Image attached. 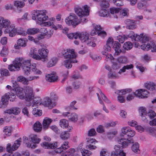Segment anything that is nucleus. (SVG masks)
Here are the masks:
<instances>
[{
	"label": "nucleus",
	"mask_w": 156,
	"mask_h": 156,
	"mask_svg": "<svg viewBox=\"0 0 156 156\" xmlns=\"http://www.w3.org/2000/svg\"><path fill=\"white\" fill-rule=\"evenodd\" d=\"M21 139L20 138L15 141L14 144L11 147L10 144H8L6 146V150L9 153L11 152L12 151L16 150L20 145Z\"/></svg>",
	"instance_id": "9b49d317"
},
{
	"label": "nucleus",
	"mask_w": 156,
	"mask_h": 156,
	"mask_svg": "<svg viewBox=\"0 0 156 156\" xmlns=\"http://www.w3.org/2000/svg\"><path fill=\"white\" fill-rule=\"evenodd\" d=\"M59 125L62 128H66L69 125L68 122L66 119H62L59 122Z\"/></svg>",
	"instance_id": "37998d69"
},
{
	"label": "nucleus",
	"mask_w": 156,
	"mask_h": 156,
	"mask_svg": "<svg viewBox=\"0 0 156 156\" xmlns=\"http://www.w3.org/2000/svg\"><path fill=\"white\" fill-rule=\"evenodd\" d=\"M22 61L21 62V63H22V67L25 66V67H30L31 66V63L30 60H23L22 58Z\"/></svg>",
	"instance_id": "603ef678"
},
{
	"label": "nucleus",
	"mask_w": 156,
	"mask_h": 156,
	"mask_svg": "<svg viewBox=\"0 0 156 156\" xmlns=\"http://www.w3.org/2000/svg\"><path fill=\"white\" fill-rule=\"evenodd\" d=\"M81 17L80 20H78V17L76 15L73 13L70 14L69 16L65 19V21L66 24L69 26H72L75 27L81 22H86V19L84 16Z\"/></svg>",
	"instance_id": "f03ea898"
},
{
	"label": "nucleus",
	"mask_w": 156,
	"mask_h": 156,
	"mask_svg": "<svg viewBox=\"0 0 156 156\" xmlns=\"http://www.w3.org/2000/svg\"><path fill=\"white\" fill-rule=\"evenodd\" d=\"M42 126L41 124L38 121L35 122L34 125V129L36 132H39L41 130Z\"/></svg>",
	"instance_id": "49530a36"
},
{
	"label": "nucleus",
	"mask_w": 156,
	"mask_h": 156,
	"mask_svg": "<svg viewBox=\"0 0 156 156\" xmlns=\"http://www.w3.org/2000/svg\"><path fill=\"white\" fill-rule=\"evenodd\" d=\"M4 32L5 33H9V36L10 37H13L16 34V28H15L14 24H11L9 28H7L5 30Z\"/></svg>",
	"instance_id": "a211bd4d"
},
{
	"label": "nucleus",
	"mask_w": 156,
	"mask_h": 156,
	"mask_svg": "<svg viewBox=\"0 0 156 156\" xmlns=\"http://www.w3.org/2000/svg\"><path fill=\"white\" fill-rule=\"evenodd\" d=\"M127 35V38L128 37H129L133 41H137V37H138V36L136 34H135L133 31H131L128 35Z\"/></svg>",
	"instance_id": "4d7b16f0"
},
{
	"label": "nucleus",
	"mask_w": 156,
	"mask_h": 156,
	"mask_svg": "<svg viewBox=\"0 0 156 156\" xmlns=\"http://www.w3.org/2000/svg\"><path fill=\"white\" fill-rule=\"evenodd\" d=\"M32 113L35 116H39L42 114V111L38 109L37 108H34L33 109Z\"/></svg>",
	"instance_id": "bf43d9fd"
},
{
	"label": "nucleus",
	"mask_w": 156,
	"mask_h": 156,
	"mask_svg": "<svg viewBox=\"0 0 156 156\" xmlns=\"http://www.w3.org/2000/svg\"><path fill=\"white\" fill-rule=\"evenodd\" d=\"M16 80L17 81L21 82L25 85H27L28 84V80L22 76H19L17 78Z\"/></svg>",
	"instance_id": "c03bdc74"
},
{
	"label": "nucleus",
	"mask_w": 156,
	"mask_h": 156,
	"mask_svg": "<svg viewBox=\"0 0 156 156\" xmlns=\"http://www.w3.org/2000/svg\"><path fill=\"white\" fill-rule=\"evenodd\" d=\"M15 90L16 95L20 99H23L25 98V94H24L23 88L20 87H16Z\"/></svg>",
	"instance_id": "4be33fe9"
},
{
	"label": "nucleus",
	"mask_w": 156,
	"mask_h": 156,
	"mask_svg": "<svg viewBox=\"0 0 156 156\" xmlns=\"http://www.w3.org/2000/svg\"><path fill=\"white\" fill-rule=\"evenodd\" d=\"M28 40L26 38H20L17 41V45H14V48L16 49H19L20 47H24L27 46V43Z\"/></svg>",
	"instance_id": "aec40b11"
},
{
	"label": "nucleus",
	"mask_w": 156,
	"mask_h": 156,
	"mask_svg": "<svg viewBox=\"0 0 156 156\" xmlns=\"http://www.w3.org/2000/svg\"><path fill=\"white\" fill-rule=\"evenodd\" d=\"M38 52L40 55L39 56L40 57L41 59H42V61L43 62L48 61L47 57L48 51L45 46L39 49L38 50Z\"/></svg>",
	"instance_id": "9d476101"
},
{
	"label": "nucleus",
	"mask_w": 156,
	"mask_h": 156,
	"mask_svg": "<svg viewBox=\"0 0 156 156\" xmlns=\"http://www.w3.org/2000/svg\"><path fill=\"white\" fill-rule=\"evenodd\" d=\"M3 132L5 133V134L9 136L11 135V130L10 128L7 126H5L4 127Z\"/></svg>",
	"instance_id": "69168bd1"
},
{
	"label": "nucleus",
	"mask_w": 156,
	"mask_h": 156,
	"mask_svg": "<svg viewBox=\"0 0 156 156\" xmlns=\"http://www.w3.org/2000/svg\"><path fill=\"white\" fill-rule=\"evenodd\" d=\"M14 5L17 8H22L25 5L24 2L19 1H16L14 2Z\"/></svg>",
	"instance_id": "680f3d73"
},
{
	"label": "nucleus",
	"mask_w": 156,
	"mask_h": 156,
	"mask_svg": "<svg viewBox=\"0 0 156 156\" xmlns=\"http://www.w3.org/2000/svg\"><path fill=\"white\" fill-rule=\"evenodd\" d=\"M137 41H139L140 43H144L146 41L149 40L148 37L145 35H143V34H141L140 35L137 37Z\"/></svg>",
	"instance_id": "e433bc0d"
},
{
	"label": "nucleus",
	"mask_w": 156,
	"mask_h": 156,
	"mask_svg": "<svg viewBox=\"0 0 156 156\" xmlns=\"http://www.w3.org/2000/svg\"><path fill=\"white\" fill-rule=\"evenodd\" d=\"M145 87L148 90L151 91L155 90L156 91V83L152 82H149L145 84Z\"/></svg>",
	"instance_id": "473e14b6"
},
{
	"label": "nucleus",
	"mask_w": 156,
	"mask_h": 156,
	"mask_svg": "<svg viewBox=\"0 0 156 156\" xmlns=\"http://www.w3.org/2000/svg\"><path fill=\"white\" fill-rule=\"evenodd\" d=\"M148 92L144 89H140L136 90L134 94L139 98H147Z\"/></svg>",
	"instance_id": "f8f14e48"
},
{
	"label": "nucleus",
	"mask_w": 156,
	"mask_h": 156,
	"mask_svg": "<svg viewBox=\"0 0 156 156\" xmlns=\"http://www.w3.org/2000/svg\"><path fill=\"white\" fill-rule=\"evenodd\" d=\"M118 143L122 145L123 148H126L129 146L131 143H133V141L132 140H129L126 139H121L118 140Z\"/></svg>",
	"instance_id": "6ab92c4d"
},
{
	"label": "nucleus",
	"mask_w": 156,
	"mask_h": 156,
	"mask_svg": "<svg viewBox=\"0 0 156 156\" xmlns=\"http://www.w3.org/2000/svg\"><path fill=\"white\" fill-rule=\"evenodd\" d=\"M77 62V61L76 60H70L66 59L62 62V65L66 68L69 69L71 68L72 66V63H75Z\"/></svg>",
	"instance_id": "393cba45"
},
{
	"label": "nucleus",
	"mask_w": 156,
	"mask_h": 156,
	"mask_svg": "<svg viewBox=\"0 0 156 156\" xmlns=\"http://www.w3.org/2000/svg\"><path fill=\"white\" fill-rule=\"evenodd\" d=\"M4 97L8 99L10 101H15L16 99L15 95L11 92H8L6 93L4 95Z\"/></svg>",
	"instance_id": "f704fd0d"
},
{
	"label": "nucleus",
	"mask_w": 156,
	"mask_h": 156,
	"mask_svg": "<svg viewBox=\"0 0 156 156\" xmlns=\"http://www.w3.org/2000/svg\"><path fill=\"white\" fill-rule=\"evenodd\" d=\"M83 8L84 11L78 6L75 7V12L79 16H85L89 15V10L88 7L87 5H85L84 6Z\"/></svg>",
	"instance_id": "0eeeda50"
},
{
	"label": "nucleus",
	"mask_w": 156,
	"mask_h": 156,
	"mask_svg": "<svg viewBox=\"0 0 156 156\" xmlns=\"http://www.w3.org/2000/svg\"><path fill=\"white\" fill-rule=\"evenodd\" d=\"M123 148L122 146H121L119 145H115L114 147V149L115 152L117 153H118L120 156H126V153L124 152L123 149Z\"/></svg>",
	"instance_id": "bb28decb"
},
{
	"label": "nucleus",
	"mask_w": 156,
	"mask_h": 156,
	"mask_svg": "<svg viewBox=\"0 0 156 156\" xmlns=\"http://www.w3.org/2000/svg\"><path fill=\"white\" fill-rule=\"evenodd\" d=\"M119 95L118 96V100L121 103L125 102V99L122 96L120 95H124L132 91L131 89H126L121 90H118Z\"/></svg>",
	"instance_id": "ddd939ff"
},
{
	"label": "nucleus",
	"mask_w": 156,
	"mask_h": 156,
	"mask_svg": "<svg viewBox=\"0 0 156 156\" xmlns=\"http://www.w3.org/2000/svg\"><path fill=\"white\" fill-rule=\"evenodd\" d=\"M11 22L9 20L5 19L4 18L0 16V27L9 28L11 25Z\"/></svg>",
	"instance_id": "f3484780"
},
{
	"label": "nucleus",
	"mask_w": 156,
	"mask_h": 156,
	"mask_svg": "<svg viewBox=\"0 0 156 156\" xmlns=\"http://www.w3.org/2000/svg\"><path fill=\"white\" fill-rule=\"evenodd\" d=\"M29 55L33 58L39 60H41L40 56L37 54V50L36 48H31Z\"/></svg>",
	"instance_id": "cd10ccee"
},
{
	"label": "nucleus",
	"mask_w": 156,
	"mask_h": 156,
	"mask_svg": "<svg viewBox=\"0 0 156 156\" xmlns=\"http://www.w3.org/2000/svg\"><path fill=\"white\" fill-rule=\"evenodd\" d=\"M52 121L51 119L47 117L45 118L43 122V128L44 129H47Z\"/></svg>",
	"instance_id": "72a5a7b5"
},
{
	"label": "nucleus",
	"mask_w": 156,
	"mask_h": 156,
	"mask_svg": "<svg viewBox=\"0 0 156 156\" xmlns=\"http://www.w3.org/2000/svg\"><path fill=\"white\" fill-rule=\"evenodd\" d=\"M26 92L25 98L27 101H30L33 100L34 98V94L33 93L32 87L28 86L25 88Z\"/></svg>",
	"instance_id": "1a4fd4ad"
},
{
	"label": "nucleus",
	"mask_w": 156,
	"mask_h": 156,
	"mask_svg": "<svg viewBox=\"0 0 156 156\" xmlns=\"http://www.w3.org/2000/svg\"><path fill=\"white\" fill-rule=\"evenodd\" d=\"M139 112L142 120L145 122H148L149 119H153L156 116L155 112L152 110H150L147 114L146 108L144 107H140Z\"/></svg>",
	"instance_id": "7ed1b4c3"
},
{
	"label": "nucleus",
	"mask_w": 156,
	"mask_h": 156,
	"mask_svg": "<svg viewBox=\"0 0 156 156\" xmlns=\"http://www.w3.org/2000/svg\"><path fill=\"white\" fill-rule=\"evenodd\" d=\"M125 23L126 24V28L129 30H133L136 27V26L134 20H131L127 19L125 20Z\"/></svg>",
	"instance_id": "412c9836"
},
{
	"label": "nucleus",
	"mask_w": 156,
	"mask_h": 156,
	"mask_svg": "<svg viewBox=\"0 0 156 156\" xmlns=\"http://www.w3.org/2000/svg\"><path fill=\"white\" fill-rule=\"evenodd\" d=\"M99 16L103 17H109L110 13L109 11L106 9H101L98 12Z\"/></svg>",
	"instance_id": "c9c22d12"
},
{
	"label": "nucleus",
	"mask_w": 156,
	"mask_h": 156,
	"mask_svg": "<svg viewBox=\"0 0 156 156\" xmlns=\"http://www.w3.org/2000/svg\"><path fill=\"white\" fill-rule=\"evenodd\" d=\"M132 145L131 149L133 151L134 153H140V151L139 149V144L137 142L133 143Z\"/></svg>",
	"instance_id": "79ce46f5"
},
{
	"label": "nucleus",
	"mask_w": 156,
	"mask_h": 156,
	"mask_svg": "<svg viewBox=\"0 0 156 156\" xmlns=\"http://www.w3.org/2000/svg\"><path fill=\"white\" fill-rule=\"evenodd\" d=\"M58 61V58L56 57H53L48 62L47 66L50 67L54 66Z\"/></svg>",
	"instance_id": "ea45409f"
},
{
	"label": "nucleus",
	"mask_w": 156,
	"mask_h": 156,
	"mask_svg": "<svg viewBox=\"0 0 156 156\" xmlns=\"http://www.w3.org/2000/svg\"><path fill=\"white\" fill-rule=\"evenodd\" d=\"M22 59L16 58L12 62V64L8 66V69L11 71H18L20 69Z\"/></svg>",
	"instance_id": "39448f33"
},
{
	"label": "nucleus",
	"mask_w": 156,
	"mask_h": 156,
	"mask_svg": "<svg viewBox=\"0 0 156 156\" xmlns=\"http://www.w3.org/2000/svg\"><path fill=\"white\" fill-rule=\"evenodd\" d=\"M40 29L37 28H29L27 31V33L29 34L34 35L38 33Z\"/></svg>",
	"instance_id": "a19ab883"
},
{
	"label": "nucleus",
	"mask_w": 156,
	"mask_h": 156,
	"mask_svg": "<svg viewBox=\"0 0 156 156\" xmlns=\"http://www.w3.org/2000/svg\"><path fill=\"white\" fill-rule=\"evenodd\" d=\"M30 138L31 141L34 143L33 145L27 143L28 139L26 137L24 139V143H26L28 147H31L32 148H35L37 146L36 144H38L41 140V139L37 137L36 135H31L30 136Z\"/></svg>",
	"instance_id": "423d86ee"
},
{
	"label": "nucleus",
	"mask_w": 156,
	"mask_h": 156,
	"mask_svg": "<svg viewBox=\"0 0 156 156\" xmlns=\"http://www.w3.org/2000/svg\"><path fill=\"white\" fill-rule=\"evenodd\" d=\"M50 98L53 101H57L58 99V96L57 94L54 92H51L50 94Z\"/></svg>",
	"instance_id": "338daca9"
},
{
	"label": "nucleus",
	"mask_w": 156,
	"mask_h": 156,
	"mask_svg": "<svg viewBox=\"0 0 156 156\" xmlns=\"http://www.w3.org/2000/svg\"><path fill=\"white\" fill-rule=\"evenodd\" d=\"M109 17L113 19H117L118 18V14L119 11V8L115 7L111 8L110 9Z\"/></svg>",
	"instance_id": "5701e85b"
},
{
	"label": "nucleus",
	"mask_w": 156,
	"mask_h": 156,
	"mask_svg": "<svg viewBox=\"0 0 156 156\" xmlns=\"http://www.w3.org/2000/svg\"><path fill=\"white\" fill-rule=\"evenodd\" d=\"M116 60L120 64H126L128 62V58L124 56H119L116 59Z\"/></svg>",
	"instance_id": "2f4dec72"
},
{
	"label": "nucleus",
	"mask_w": 156,
	"mask_h": 156,
	"mask_svg": "<svg viewBox=\"0 0 156 156\" xmlns=\"http://www.w3.org/2000/svg\"><path fill=\"white\" fill-rule=\"evenodd\" d=\"M55 18H50L48 21L44 22V21L43 23H42L43 24H44L45 26H53V22L55 21Z\"/></svg>",
	"instance_id": "5fc2aeb1"
},
{
	"label": "nucleus",
	"mask_w": 156,
	"mask_h": 156,
	"mask_svg": "<svg viewBox=\"0 0 156 156\" xmlns=\"http://www.w3.org/2000/svg\"><path fill=\"white\" fill-rule=\"evenodd\" d=\"M45 79L48 82H55L57 80L58 77L53 74H48L46 76Z\"/></svg>",
	"instance_id": "c756f323"
},
{
	"label": "nucleus",
	"mask_w": 156,
	"mask_h": 156,
	"mask_svg": "<svg viewBox=\"0 0 156 156\" xmlns=\"http://www.w3.org/2000/svg\"><path fill=\"white\" fill-rule=\"evenodd\" d=\"M62 54L64 58L70 60H76L77 55L73 49H68L62 51Z\"/></svg>",
	"instance_id": "20e7f679"
},
{
	"label": "nucleus",
	"mask_w": 156,
	"mask_h": 156,
	"mask_svg": "<svg viewBox=\"0 0 156 156\" xmlns=\"http://www.w3.org/2000/svg\"><path fill=\"white\" fill-rule=\"evenodd\" d=\"M103 50L102 51V54L105 55L106 59L109 58L110 59H113L114 57L111 54L108 53V52L111 49V47L110 45L106 44L104 46Z\"/></svg>",
	"instance_id": "4468645a"
},
{
	"label": "nucleus",
	"mask_w": 156,
	"mask_h": 156,
	"mask_svg": "<svg viewBox=\"0 0 156 156\" xmlns=\"http://www.w3.org/2000/svg\"><path fill=\"white\" fill-rule=\"evenodd\" d=\"M78 38H80L83 43H85L89 39V34L87 32L80 34L78 33Z\"/></svg>",
	"instance_id": "7c9ffc66"
},
{
	"label": "nucleus",
	"mask_w": 156,
	"mask_h": 156,
	"mask_svg": "<svg viewBox=\"0 0 156 156\" xmlns=\"http://www.w3.org/2000/svg\"><path fill=\"white\" fill-rule=\"evenodd\" d=\"M108 77L111 79H118L119 76L117 73L113 72L112 71H110L108 74Z\"/></svg>",
	"instance_id": "864d4df0"
},
{
	"label": "nucleus",
	"mask_w": 156,
	"mask_h": 156,
	"mask_svg": "<svg viewBox=\"0 0 156 156\" xmlns=\"http://www.w3.org/2000/svg\"><path fill=\"white\" fill-rule=\"evenodd\" d=\"M94 38L93 37H91L89 38V39L86 41V44L87 45L89 46L94 47L96 45V44L94 42Z\"/></svg>",
	"instance_id": "6e6d98bb"
},
{
	"label": "nucleus",
	"mask_w": 156,
	"mask_h": 156,
	"mask_svg": "<svg viewBox=\"0 0 156 156\" xmlns=\"http://www.w3.org/2000/svg\"><path fill=\"white\" fill-rule=\"evenodd\" d=\"M47 13V11L45 10H34L32 13V18L33 20H36L38 23L41 25L44 21L48 19Z\"/></svg>",
	"instance_id": "f257e3e1"
},
{
	"label": "nucleus",
	"mask_w": 156,
	"mask_h": 156,
	"mask_svg": "<svg viewBox=\"0 0 156 156\" xmlns=\"http://www.w3.org/2000/svg\"><path fill=\"white\" fill-rule=\"evenodd\" d=\"M8 48L6 47H4L0 52V55L2 56H5L8 55Z\"/></svg>",
	"instance_id": "052dcab7"
},
{
	"label": "nucleus",
	"mask_w": 156,
	"mask_h": 156,
	"mask_svg": "<svg viewBox=\"0 0 156 156\" xmlns=\"http://www.w3.org/2000/svg\"><path fill=\"white\" fill-rule=\"evenodd\" d=\"M21 112L20 109L17 107H12L9 109L4 111V113L9 114H13L15 115H18Z\"/></svg>",
	"instance_id": "dca6fc26"
},
{
	"label": "nucleus",
	"mask_w": 156,
	"mask_h": 156,
	"mask_svg": "<svg viewBox=\"0 0 156 156\" xmlns=\"http://www.w3.org/2000/svg\"><path fill=\"white\" fill-rule=\"evenodd\" d=\"M100 5L101 7L102 8H107L109 6V3L106 0H103L101 1Z\"/></svg>",
	"instance_id": "774afa93"
},
{
	"label": "nucleus",
	"mask_w": 156,
	"mask_h": 156,
	"mask_svg": "<svg viewBox=\"0 0 156 156\" xmlns=\"http://www.w3.org/2000/svg\"><path fill=\"white\" fill-rule=\"evenodd\" d=\"M116 39L119 42L123 43L127 39V35H119L117 36Z\"/></svg>",
	"instance_id": "3c124183"
},
{
	"label": "nucleus",
	"mask_w": 156,
	"mask_h": 156,
	"mask_svg": "<svg viewBox=\"0 0 156 156\" xmlns=\"http://www.w3.org/2000/svg\"><path fill=\"white\" fill-rule=\"evenodd\" d=\"M78 33H70L67 34L68 37L70 39H72L74 38L75 39H77L78 38Z\"/></svg>",
	"instance_id": "e2e57ef3"
},
{
	"label": "nucleus",
	"mask_w": 156,
	"mask_h": 156,
	"mask_svg": "<svg viewBox=\"0 0 156 156\" xmlns=\"http://www.w3.org/2000/svg\"><path fill=\"white\" fill-rule=\"evenodd\" d=\"M148 131L149 133L153 136L156 137V130L153 127H150L148 129Z\"/></svg>",
	"instance_id": "0e129e2a"
},
{
	"label": "nucleus",
	"mask_w": 156,
	"mask_h": 156,
	"mask_svg": "<svg viewBox=\"0 0 156 156\" xmlns=\"http://www.w3.org/2000/svg\"><path fill=\"white\" fill-rule=\"evenodd\" d=\"M98 93H97V95L98 97V99L99 100L100 103L101 104H102L103 105V109L104 111L106 113H108L109 111L106 108V107L105 106L103 101L101 99L100 95L101 98L103 99V100L106 102V103H110V101L106 97V96L105 95L103 94L101 91L99 90H98Z\"/></svg>",
	"instance_id": "6e6552de"
},
{
	"label": "nucleus",
	"mask_w": 156,
	"mask_h": 156,
	"mask_svg": "<svg viewBox=\"0 0 156 156\" xmlns=\"http://www.w3.org/2000/svg\"><path fill=\"white\" fill-rule=\"evenodd\" d=\"M52 100L50 98L48 97L44 98L42 100L41 104L42 105L46 107H48L51 108V105L52 104Z\"/></svg>",
	"instance_id": "a878e982"
},
{
	"label": "nucleus",
	"mask_w": 156,
	"mask_h": 156,
	"mask_svg": "<svg viewBox=\"0 0 156 156\" xmlns=\"http://www.w3.org/2000/svg\"><path fill=\"white\" fill-rule=\"evenodd\" d=\"M80 151L82 156H90L92 154L91 151L85 149H82Z\"/></svg>",
	"instance_id": "13d9d810"
},
{
	"label": "nucleus",
	"mask_w": 156,
	"mask_h": 156,
	"mask_svg": "<svg viewBox=\"0 0 156 156\" xmlns=\"http://www.w3.org/2000/svg\"><path fill=\"white\" fill-rule=\"evenodd\" d=\"M41 146L45 148L50 149H54L57 147V142L50 143L48 142H44L41 144Z\"/></svg>",
	"instance_id": "b1692460"
},
{
	"label": "nucleus",
	"mask_w": 156,
	"mask_h": 156,
	"mask_svg": "<svg viewBox=\"0 0 156 156\" xmlns=\"http://www.w3.org/2000/svg\"><path fill=\"white\" fill-rule=\"evenodd\" d=\"M112 63V68L114 70H117L119 69L121 67L120 64L117 62V61L113 59H110Z\"/></svg>",
	"instance_id": "58836bf2"
},
{
	"label": "nucleus",
	"mask_w": 156,
	"mask_h": 156,
	"mask_svg": "<svg viewBox=\"0 0 156 156\" xmlns=\"http://www.w3.org/2000/svg\"><path fill=\"white\" fill-rule=\"evenodd\" d=\"M152 43H147V44H144L141 45L140 47L141 49L144 50L148 51L152 47Z\"/></svg>",
	"instance_id": "8fccbe9b"
},
{
	"label": "nucleus",
	"mask_w": 156,
	"mask_h": 156,
	"mask_svg": "<svg viewBox=\"0 0 156 156\" xmlns=\"http://www.w3.org/2000/svg\"><path fill=\"white\" fill-rule=\"evenodd\" d=\"M68 142L67 141L63 143L62 144L61 146L59 148H57L55 151L56 153H60L62 152L64 150H65L69 147L68 145Z\"/></svg>",
	"instance_id": "c85d7f7f"
},
{
	"label": "nucleus",
	"mask_w": 156,
	"mask_h": 156,
	"mask_svg": "<svg viewBox=\"0 0 156 156\" xmlns=\"http://www.w3.org/2000/svg\"><path fill=\"white\" fill-rule=\"evenodd\" d=\"M70 134L67 131H65L61 133L60 135L61 138L63 140H67L69 138Z\"/></svg>",
	"instance_id": "09e8293b"
},
{
	"label": "nucleus",
	"mask_w": 156,
	"mask_h": 156,
	"mask_svg": "<svg viewBox=\"0 0 156 156\" xmlns=\"http://www.w3.org/2000/svg\"><path fill=\"white\" fill-rule=\"evenodd\" d=\"M122 134L127 135L128 137H133L135 135V132L129 127H124L121 129Z\"/></svg>",
	"instance_id": "2eb2a0df"
},
{
	"label": "nucleus",
	"mask_w": 156,
	"mask_h": 156,
	"mask_svg": "<svg viewBox=\"0 0 156 156\" xmlns=\"http://www.w3.org/2000/svg\"><path fill=\"white\" fill-rule=\"evenodd\" d=\"M133 47L132 43L130 41L125 42L123 44V47L125 50H129L131 49Z\"/></svg>",
	"instance_id": "de8ad7c7"
},
{
	"label": "nucleus",
	"mask_w": 156,
	"mask_h": 156,
	"mask_svg": "<svg viewBox=\"0 0 156 156\" xmlns=\"http://www.w3.org/2000/svg\"><path fill=\"white\" fill-rule=\"evenodd\" d=\"M31 66L30 69H31L32 71L34 72L35 74H41L42 73V72L40 70L37 68L36 67V64L35 63H33Z\"/></svg>",
	"instance_id": "a18cd8bd"
},
{
	"label": "nucleus",
	"mask_w": 156,
	"mask_h": 156,
	"mask_svg": "<svg viewBox=\"0 0 156 156\" xmlns=\"http://www.w3.org/2000/svg\"><path fill=\"white\" fill-rule=\"evenodd\" d=\"M68 118L69 121L73 122H75L78 119V116L76 113H73L71 115H68Z\"/></svg>",
	"instance_id": "4c0bfd02"
}]
</instances>
